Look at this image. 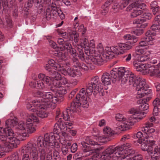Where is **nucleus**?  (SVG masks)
Wrapping results in <instances>:
<instances>
[{
	"instance_id": "obj_1",
	"label": "nucleus",
	"mask_w": 160,
	"mask_h": 160,
	"mask_svg": "<svg viewBox=\"0 0 160 160\" xmlns=\"http://www.w3.org/2000/svg\"><path fill=\"white\" fill-rule=\"evenodd\" d=\"M18 121V119L15 117L8 119L6 121V127L0 128V141L3 144L4 147H2L3 151L8 152L17 148L20 144V140H24L35 130L34 126L38 122L39 119L35 115H31L27 119L26 123L23 121L19 122L17 128L22 132L19 134L14 133L10 129L17 124Z\"/></svg>"
},
{
	"instance_id": "obj_2",
	"label": "nucleus",
	"mask_w": 160,
	"mask_h": 160,
	"mask_svg": "<svg viewBox=\"0 0 160 160\" xmlns=\"http://www.w3.org/2000/svg\"><path fill=\"white\" fill-rule=\"evenodd\" d=\"M129 143L116 147L110 146L103 151L101 157L104 160H141V154L135 153Z\"/></svg>"
},
{
	"instance_id": "obj_3",
	"label": "nucleus",
	"mask_w": 160,
	"mask_h": 160,
	"mask_svg": "<svg viewBox=\"0 0 160 160\" xmlns=\"http://www.w3.org/2000/svg\"><path fill=\"white\" fill-rule=\"evenodd\" d=\"M104 135L103 137H99L96 140L93 139L92 136H88L85 138V140L81 143L82 145V149L83 152V157L89 156L94 151H100L102 148L100 146V143L107 141L106 139L109 141V138L113 136L114 131L109 127H106L103 130Z\"/></svg>"
},
{
	"instance_id": "obj_4",
	"label": "nucleus",
	"mask_w": 160,
	"mask_h": 160,
	"mask_svg": "<svg viewBox=\"0 0 160 160\" xmlns=\"http://www.w3.org/2000/svg\"><path fill=\"white\" fill-rule=\"evenodd\" d=\"M40 139L34 143L28 142L26 146L22 147L19 152H16L12 155L11 158L5 160H29L28 153L30 154V157L32 160H37L38 158V154L40 152Z\"/></svg>"
},
{
	"instance_id": "obj_5",
	"label": "nucleus",
	"mask_w": 160,
	"mask_h": 160,
	"mask_svg": "<svg viewBox=\"0 0 160 160\" xmlns=\"http://www.w3.org/2000/svg\"><path fill=\"white\" fill-rule=\"evenodd\" d=\"M112 77L115 80H121L122 84H128L134 87L139 82L141 78L135 75L133 73L130 72L128 69L121 67L118 69L115 68L111 72Z\"/></svg>"
},
{
	"instance_id": "obj_6",
	"label": "nucleus",
	"mask_w": 160,
	"mask_h": 160,
	"mask_svg": "<svg viewBox=\"0 0 160 160\" xmlns=\"http://www.w3.org/2000/svg\"><path fill=\"white\" fill-rule=\"evenodd\" d=\"M48 64L65 76L68 75L74 77L81 75V73L78 69L70 68L69 62L65 60L50 59Z\"/></svg>"
},
{
	"instance_id": "obj_7",
	"label": "nucleus",
	"mask_w": 160,
	"mask_h": 160,
	"mask_svg": "<svg viewBox=\"0 0 160 160\" xmlns=\"http://www.w3.org/2000/svg\"><path fill=\"white\" fill-rule=\"evenodd\" d=\"M57 32L58 34L62 37L63 38L69 39L70 40L74 41V42L76 44L77 48L78 49L79 54L76 52V50L72 48L69 49L68 51L69 53L73 57L72 60L73 62H74V59L78 60V58L80 59L82 61H84L85 60V56L83 53V50L80 47V46H78L80 45V44L77 43L78 42V36L79 35L77 33L75 34H71V33H68L65 32H64L62 30L58 29L57 30Z\"/></svg>"
},
{
	"instance_id": "obj_8",
	"label": "nucleus",
	"mask_w": 160,
	"mask_h": 160,
	"mask_svg": "<svg viewBox=\"0 0 160 160\" xmlns=\"http://www.w3.org/2000/svg\"><path fill=\"white\" fill-rule=\"evenodd\" d=\"M56 119L58 121L54 126L53 132L56 135H59L61 130L66 131L69 127H72V123L68 122L65 123L62 121V119L65 121L70 120L68 111H64L61 113L60 109H58L56 111Z\"/></svg>"
},
{
	"instance_id": "obj_9",
	"label": "nucleus",
	"mask_w": 160,
	"mask_h": 160,
	"mask_svg": "<svg viewBox=\"0 0 160 160\" xmlns=\"http://www.w3.org/2000/svg\"><path fill=\"white\" fill-rule=\"evenodd\" d=\"M149 58V55H144L138 57V59L133 62V65L136 70L142 72L143 74H149L151 76H154L157 71L158 66L149 65L148 64H142L141 62ZM157 73V72H156Z\"/></svg>"
},
{
	"instance_id": "obj_10",
	"label": "nucleus",
	"mask_w": 160,
	"mask_h": 160,
	"mask_svg": "<svg viewBox=\"0 0 160 160\" xmlns=\"http://www.w3.org/2000/svg\"><path fill=\"white\" fill-rule=\"evenodd\" d=\"M61 101L50 92H44L41 91V118L47 117L48 113L46 110L51 107L52 102L55 104Z\"/></svg>"
},
{
	"instance_id": "obj_11",
	"label": "nucleus",
	"mask_w": 160,
	"mask_h": 160,
	"mask_svg": "<svg viewBox=\"0 0 160 160\" xmlns=\"http://www.w3.org/2000/svg\"><path fill=\"white\" fill-rule=\"evenodd\" d=\"M45 68L48 71L49 74L51 76L52 80L50 77L46 76L45 74L41 73V89L45 90V85L44 84L46 83L48 84H51V87H54V82H56L59 81L62 78L60 74L58 72L55 71L53 69L57 70L54 68L53 66H51L49 64H46L45 66Z\"/></svg>"
},
{
	"instance_id": "obj_12",
	"label": "nucleus",
	"mask_w": 160,
	"mask_h": 160,
	"mask_svg": "<svg viewBox=\"0 0 160 160\" xmlns=\"http://www.w3.org/2000/svg\"><path fill=\"white\" fill-rule=\"evenodd\" d=\"M151 99V97H149L143 99H140L138 100L137 103L139 105L138 107V111L133 108L129 111L130 113L132 114V118L135 119L140 120L145 116L146 112H142L147 110L148 108L149 105L146 102Z\"/></svg>"
},
{
	"instance_id": "obj_13",
	"label": "nucleus",
	"mask_w": 160,
	"mask_h": 160,
	"mask_svg": "<svg viewBox=\"0 0 160 160\" xmlns=\"http://www.w3.org/2000/svg\"><path fill=\"white\" fill-rule=\"evenodd\" d=\"M55 133L54 132H51L49 133H46L44 138L42 140V145L44 147L42 148H41V153H44L46 152V150L49 149L50 146H53L54 144L56 145L55 141L57 140L60 138V136L59 135L55 136Z\"/></svg>"
},
{
	"instance_id": "obj_14",
	"label": "nucleus",
	"mask_w": 160,
	"mask_h": 160,
	"mask_svg": "<svg viewBox=\"0 0 160 160\" xmlns=\"http://www.w3.org/2000/svg\"><path fill=\"white\" fill-rule=\"evenodd\" d=\"M115 118L117 120L122 122L120 125L118 127H115V130L118 132L119 130L124 131L128 130L130 129V126L133 125L134 122H136L135 121H133L132 120L131 121V119L133 118H132V117L129 120V121L126 120L123 117L122 115L120 114H117Z\"/></svg>"
},
{
	"instance_id": "obj_15",
	"label": "nucleus",
	"mask_w": 160,
	"mask_h": 160,
	"mask_svg": "<svg viewBox=\"0 0 160 160\" xmlns=\"http://www.w3.org/2000/svg\"><path fill=\"white\" fill-rule=\"evenodd\" d=\"M80 41V45L79 47H80L82 48H84V50L86 51L85 53L88 52V54H95L96 52V50L95 48L94 41L91 40L89 43L87 36H84V34L82 35Z\"/></svg>"
},
{
	"instance_id": "obj_16",
	"label": "nucleus",
	"mask_w": 160,
	"mask_h": 160,
	"mask_svg": "<svg viewBox=\"0 0 160 160\" xmlns=\"http://www.w3.org/2000/svg\"><path fill=\"white\" fill-rule=\"evenodd\" d=\"M134 87H136V90L138 91L136 96L137 98H142L151 93L150 89H147L148 87L146 84L145 80L144 78L140 79L138 83Z\"/></svg>"
},
{
	"instance_id": "obj_17",
	"label": "nucleus",
	"mask_w": 160,
	"mask_h": 160,
	"mask_svg": "<svg viewBox=\"0 0 160 160\" xmlns=\"http://www.w3.org/2000/svg\"><path fill=\"white\" fill-rule=\"evenodd\" d=\"M76 102H73L71 103L70 107L68 108L65 111H68V112L69 116L70 114L71 117L73 116L72 113L74 112H77V111L79 112L81 110L82 108H88V101L84 100L83 102L77 100Z\"/></svg>"
},
{
	"instance_id": "obj_18",
	"label": "nucleus",
	"mask_w": 160,
	"mask_h": 160,
	"mask_svg": "<svg viewBox=\"0 0 160 160\" xmlns=\"http://www.w3.org/2000/svg\"><path fill=\"white\" fill-rule=\"evenodd\" d=\"M72 48V46L70 42L68 41H66L62 46L58 48V49L59 50H56L54 52V55L59 58L56 60H66L67 53H65L64 50H67L68 51Z\"/></svg>"
},
{
	"instance_id": "obj_19",
	"label": "nucleus",
	"mask_w": 160,
	"mask_h": 160,
	"mask_svg": "<svg viewBox=\"0 0 160 160\" xmlns=\"http://www.w3.org/2000/svg\"><path fill=\"white\" fill-rule=\"evenodd\" d=\"M151 30L147 31L145 33L146 36H153L157 34H160V15H156L154 24L151 26Z\"/></svg>"
},
{
	"instance_id": "obj_20",
	"label": "nucleus",
	"mask_w": 160,
	"mask_h": 160,
	"mask_svg": "<svg viewBox=\"0 0 160 160\" xmlns=\"http://www.w3.org/2000/svg\"><path fill=\"white\" fill-rule=\"evenodd\" d=\"M102 86L97 76H95L91 79V81L87 84V92L91 93H92L94 90H98L99 87Z\"/></svg>"
},
{
	"instance_id": "obj_21",
	"label": "nucleus",
	"mask_w": 160,
	"mask_h": 160,
	"mask_svg": "<svg viewBox=\"0 0 160 160\" xmlns=\"http://www.w3.org/2000/svg\"><path fill=\"white\" fill-rule=\"evenodd\" d=\"M22 0H18L19 2H21ZM12 0H0V9L2 8V6L3 8V10H4L5 8L8 6V3L11 2ZM34 2L35 6L38 8L40 7L39 0H28L26 6V8L31 7Z\"/></svg>"
},
{
	"instance_id": "obj_22",
	"label": "nucleus",
	"mask_w": 160,
	"mask_h": 160,
	"mask_svg": "<svg viewBox=\"0 0 160 160\" xmlns=\"http://www.w3.org/2000/svg\"><path fill=\"white\" fill-rule=\"evenodd\" d=\"M149 139L146 138L144 139V138L142 139H139L138 140V143L141 144V148L142 150L144 151H147L150 152L152 151L153 146L155 144L154 141H148Z\"/></svg>"
},
{
	"instance_id": "obj_23",
	"label": "nucleus",
	"mask_w": 160,
	"mask_h": 160,
	"mask_svg": "<svg viewBox=\"0 0 160 160\" xmlns=\"http://www.w3.org/2000/svg\"><path fill=\"white\" fill-rule=\"evenodd\" d=\"M32 104L28 103L27 105L28 109L30 111L34 112V115L37 116H40V101L38 100H34L32 102Z\"/></svg>"
},
{
	"instance_id": "obj_24",
	"label": "nucleus",
	"mask_w": 160,
	"mask_h": 160,
	"mask_svg": "<svg viewBox=\"0 0 160 160\" xmlns=\"http://www.w3.org/2000/svg\"><path fill=\"white\" fill-rule=\"evenodd\" d=\"M53 158L55 160H59L60 157L58 152L56 151H53L52 156L51 150L48 149L46 150L44 153H41V160H52Z\"/></svg>"
},
{
	"instance_id": "obj_25",
	"label": "nucleus",
	"mask_w": 160,
	"mask_h": 160,
	"mask_svg": "<svg viewBox=\"0 0 160 160\" xmlns=\"http://www.w3.org/2000/svg\"><path fill=\"white\" fill-rule=\"evenodd\" d=\"M86 54L88 57V58L90 60L95 64L98 65H102L105 60L104 58H106L105 57L103 58H102L101 55L98 53L89 54L87 52H86Z\"/></svg>"
},
{
	"instance_id": "obj_26",
	"label": "nucleus",
	"mask_w": 160,
	"mask_h": 160,
	"mask_svg": "<svg viewBox=\"0 0 160 160\" xmlns=\"http://www.w3.org/2000/svg\"><path fill=\"white\" fill-rule=\"evenodd\" d=\"M132 46L127 43H120L117 46L112 47L115 53L117 54H122L124 53L125 51L131 48Z\"/></svg>"
},
{
	"instance_id": "obj_27",
	"label": "nucleus",
	"mask_w": 160,
	"mask_h": 160,
	"mask_svg": "<svg viewBox=\"0 0 160 160\" xmlns=\"http://www.w3.org/2000/svg\"><path fill=\"white\" fill-rule=\"evenodd\" d=\"M134 2L130 4L127 8L128 10H131L133 9V10L135 9H142V10H145L146 9V5L144 3H140V1L141 0H132Z\"/></svg>"
},
{
	"instance_id": "obj_28",
	"label": "nucleus",
	"mask_w": 160,
	"mask_h": 160,
	"mask_svg": "<svg viewBox=\"0 0 160 160\" xmlns=\"http://www.w3.org/2000/svg\"><path fill=\"white\" fill-rule=\"evenodd\" d=\"M87 91V87L86 90L84 88L81 89L79 92L77 94L76 96V99L82 102H84V100L87 101V94L90 95L92 93V92L91 93H88Z\"/></svg>"
},
{
	"instance_id": "obj_29",
	"label": "nucleus",
	"mask_w": 160,
	"mask_h": 160,
	"mask_svg": "<svg viewBox=\"0 0 160 160\" xmlns=\"http://www.w3.org/2000/svg\"><path fill=\"white\" fill-rule=\"evenodd\" d=\"M154 109L153 111V114L157 116L158 112H160V92L157 94V98L154 100L152 102Z\"/></svg>"
},
{
	"instance_id": "obj_30",
	"label": "nucleus",
	"mask_w": 160,
	"mask_h": 160,
	"mask_svg": "<svg viewBox=\"0 0 160 160\" xmlns=\"http://www.w3.org/2000/svg\"><path fill=\"white\" fill-rule=\"evenodd\" d=\"M146 37L142 39L141 41L139 43V47H144L145 49H147V47L149 45H151L153 44V42L152 41L153 38L152 36L150 35L146 36Z\"/></svg>"
},
{
	"instance_id": "obj_31",
	"label": "nucleus",
	"mask_w": 160,
	"mask_h": 160,
	"mask_svg": "<svg viewBox=\"0 0 160 160\" xmlns=\"http://www.w3.org/2000/svg\"><path fill=\"white\" fill-rule=\"evenodd\" d=\"M111 76H110L108 72H104L102 75L101 78V80L102 83L104 85H108L111 84V77L112 78H113L112 80L113 82H115L117 80H118V79H117L115 80V79L112 77L111 73H110Z\"/></svg>"
},
{
	"instance_id": "obj_32",
	"label": "nucleus",
	"mask_w": 160,
	"mask_h": 160,
	"mask_svg": "<svg viewBox=\"0 0 160 160\" xmlns=\"http://www.w3.org/2000/svg\"><path fill=\"white\" fill-rule=\"evenodd\" d=\"M151 17V14L142 11L141 17L142 18L136 19L133 21V23L136 24H141L145 21V19H149Z\"/></svg>"
},
{
	"instance_id": "obj_33",
	"label": "nucleus",
	"mask_w": 160,
	"mask_h": 160,
	"mask_svg": "<svg viewBox=\"0 0 160 160\" xmlns=\"http://www.w3.org/2000/svg\"><path fill=\"white\" fill-rule=\"evenodd\" d=\"M57 82H54V87H51V90L52 91H54L57 89V88L62 86V85H66L68 83V81L67 78L64 77H62L61 79L59 81H57Z\"/></svg>"
},
{
	"instance_id": "obj_34",
	"label": "nucleus",
	"mask_w": 160,
	"mask_h": 160,
	"mask_svg": "<svg viewBox=\"0 0 160 160\" xmlns=\"http://www.w3.org/2000/svg\"><path fill=\"white\" fill-rule=\"evenodd\" d=\"M73 66L76 68H78L79 69L84 71H87L89 68L88 64L84 63L83 62L80 63L78 59H74V62H73Z\"/></svg>"
},
{
	"instance_id": "obj_35",
	"label": "nucleus",
	"mask_w": 160,
	"mask_h": 160,
	"mask_svg": "<svg viewBox=\"0 0 160 160\" xmlns=\"http://www.w3.org/2000/svg\"><path fill=\"white\" fill-rule=\"evenodd\" d=\"M78 19L77 17H76L74 19V21L75 24L74 25V27L79 32H81V34L83 35L86 32L87 29L85 28H84L83 25L81 24L80 26H78V22L76 21Z\"/></svg>"
},
{
	"instance_id": "obj_36",
	"label": "nucleus",
	"mask_w": 160,
	"mask_h": 160,
	"mask_svg": "<svg viewBox=\"0 0 160 160\" xmlns=\"http://www.w3.org/2000/svg\"><path fill=\"white\" fill-rule=\"evenodd\" d=\"M151 156H156L158 157V159H160V147L156 146V145H153L152 151H150Z\"/></svg>"
},
{
	"instance_id": "obj_37",
	"label": "nucleus",
	"mask_w": 160,
	"mask_h": 160,
	"mask_svg": "<svg viewBox=\"0 0 160 160\" xmlns=\"http://www.w3.org/2000/svg\"><path fill=\"white\" fill-rule=\"evenodd\" d=\"M96 49L97 50V51H96V54L98 53L99 54H101L103 58H104L106 57V59H109L110 58H109V56H108L107 55H106V54L103 53L104 50L102 45L101 43H100L98 45Z\"/></svg>"
},
{
	"instance_id": "obj_38",
	"label": "nucleus",
	"mask_w": 160,
	"mask_h": 160,
	"mask_svg": "<svg viewBox=\"0 0 160 160\" xmlns=\"http://www.w3.org/2000/svg\"><path fill=\"white\" fill-rule=\"evenodd\" d=\"M123 38L125 40H129V42L131 44L135 43L138 41L137 38L136 37L130 34H127L124 35Z\"/></svg>"
},
{
	"instance_id": "obj_39",
	"label": "nucleus",
	"mask_w": 160,
	"mask_h": 160,
	"mask_svg": "<svg viewBox=\"0 0 160 160\" xmlns=\"http://www.w3.org/2000/svg\"><path fill=\"white\" fill-rule=\"evenodd\" d=\"M40 83L39 82V81H33V82H31L29 84V85L30 86L33 88H36L38 90L36 92V93H38V94L39 95H40V92L39 90L40 89V86L39 84Z\"/></svg>"
},
{
	"instance_id": "obj_40",
	"label": "nucleus",
	"mask_w": 160,
	"mask_h": 160,
	"mask_svg": "<svg viewBox=\"0 0 160 160\" xmlns=\"http://www.w3.org/2000/svg\"><path fill=\"white\" fill-rule=\"evenodd\" d=\"M112 47H106V51H104L103 52V53L105 54L106 55H107L108 56H109V58H110L109 59L112 57V56H110L109 55H111L112 53H115Z\"/></svg>"
},
{
	"instance_id": "obj_41",
	"label": "nucleus",
	"mask_w": 160,
	"mask_h": 160,
	"mask_svg": "<svg viewBox=\"0 0 160 160\" xmlns=\"http://www.w3.org/2000/svg\"><path fill=\"white\" fill-rule=\"evenodd\" d=\"M144 132V136H145V138H148L151 137V135H150V133H152L155 132V130L152 128H148V130L147 131H142Z\"/></svg>"
},
{
	"instance_id": "obj_42",
	"label": "nucleus",
	"mask_w": 160,
	"mask_h": 160,
	"mask_svg": "<svg viewBox=\"0 0 160 160\" xmlns=\"http://www.w3.org/2000/svg\"><path fill=\"white\" fill-rule=\"evenodd\" d=\"M47 39H48L49 45L53 48L55 49L54 52L56 50H59V49H58V47L57 48V45L56 43L52 40V37H51L48 36Z\"/></svg>"
},
{
	"instance_id": "obj_43",
	"label": "nucleus",
	"mask_w": 160,
	"mask_h": 160,
	"mask_svg": "<svg viewBox=\"0 0 160 160\" xmlns=\"http://www.w3.org/2000/svg\"><path fill=\"white\" fill-rule=\"evenodd\" d=\"M57 91H58V93L62 95L64 94L67 93V91L66 88L63 87H62V86L60 87L57 88L56 90L53 92H55Z\"/></svg>"
},
{
	"instance_id": "obj_44",
	"label": "nucleus",
	"mask_w": 160,
	"mask_h": 160,
	"mask_svg": "<svg viewBox=\"0 0 160 160\" xmlns=\"http://www.w3.org/2000/svg\"><path fill=\"white\" fill-rule=\"evenodd\" d=\"M136 53L138 55H140L142 54L145 53V50L142 48V47L140 46H137L136 48Z\"/></svg>"
},
{
	"instance_id": "obj_45",
	"label": "nucleus",
	"mask_w": 160,
	"mask_h": 160,
	"mask_svg": "<svg viewBox=\"0 0 160 160\" xmlns=\"http://www.w3.org/2000/svg\"><path fill=\"white\" fill-rule=\"evenodd\" d=\"M153 124L152 123L149 121L145 123L144 127L142 128V131H147L148 128L152 127Z\"/></svg>"
},
{
	"instance_id": "obj_46",
	"label": "nucleus",
	"mask_w": 160,
	"mask_h": 160,
	"mask_svg": "<svg viewBox=\"0 0 160 160\" xmlns=\"http://www.w3.org/2000/svg\"><path fill=\"white\" fill-rule=\"evenodd\" d=\"M131 54L130 53H128L123 57V60L127 62H129L131 59Z\"/></svg>"
},
{
	"instance_id": "obj_47",
	"label": "nucleus",
	"mask_w": 160,
	"mask_h": 160,
	"mask_svg": "<svg viewBox=\"0 0 160 160\" xmlns=\"http://www.w3.org/2000/svg\"><path fill=\"white\" fill-rule=\"evenodd\" d=\"M142 11H133L131 13L132 17L134 18L136 17L141 16Z\"/></svg>"
},
{
	"instance_id": "obj_48",
	"label": "nucleus",
	"mask_w": 160,
	"mask_h": 160,
	"mask_svg": "<svg viewBox=\"0 0 160 160\" xmlns=\"http://www.w3.org/2000/svg\"><path fill=\"white\" fill-rule=\"evenodd\" d=\"M63 136L64 137V140L72 142V138L67 134L66 132H64L62 133Z\"/></svg>"
},
{
	"instance_id": "obj_49",
	"label": "nucleus",
	"mask_w": 160,
	"mask_h": 160,
	"mask_svg": "<svg viewBox=\"0 0 160 160\" xmlns=\"http://www.w3.org/2000/svg\"><path fill=\"white\" fill-rule=\"evenodd\" d=\"M156 2H152L151 4V9L153 10H158L159 9V7L156 4Z\"/></svg>"
},
{
	"instance_id": "obj_50",
	"label": "nucleus",
	"mask_w": 160,
	"mask_h": 160,
	"mask_svg": "<svg viewBox=\"0 0 160 160\" xmlns=\"http://www.w3.org/2000/svg\"><path fill=\"white\" fill-rule=\"evenodd\" d=\"M143 32V30L140 28L137 29L133 31V33L137 36L140 35Z\"/></svg>"
},
{
	"instance_id": "obj_51",
	"label": "nucleus",
	"mask_w": 160,
	"mask_h": 160,
	"mask_svg": "<svg viewBox=\"0 0 160 160\" xmlns=\"http://www.w3.org/2000/svg\"><path fill=\"white\" fill-rule=\"evenodd\" d=\"M6 20L8 26L11 27L12 26V21L10 16H6Z\"/></svg>"
},
{
	"instance_id": "obj_52",
	"label": "nucleus",
	"mask_w": 160,
	"mask_h": 160,
	"mask_svg": "<svg viewBox=\"0 0 160 160\" xmlns=\"http://www.w3.org/2000/svg\"><path fill=\"white\" fill-rule=\"evenodd\" d=\"M62 152L64 155H66L68 152V148L66 145H62Z\"/></svg>"
},
{
	"instance_id": "obj_53",
	"label": "nucleus",
	"mask_w": 160,
	"mask_h": 160,
	"mask_svg": "<svg viewBox=\"0 0 160 160\" xmlns=\"http://www.w3.org/2000/svg\"><path fill=\"white\" fill-rule=\"evenodd\" d=\"M78 146L76 143H74L71 147V151L72 152L74 153L77 150Z\"/></svg>"
},
{
	"instance_id": "obj_54",
	"label": "nucleus",
	"mask_w": 160,
	"mask_h": 160,
	"mask_svg": "<svg viewBox=\"0 0 160 160\" xmlns=\"http://www.w3.org/2000/svg\"><path fill=\"white\" fill-rule=\"evenodd\" d=\"M58 8V7L56 4L52 3V5H49L48 8L46 10H56V9Z\"/></svg>"
},
{
	"instance_id": "obj_55",
	"label": "nucleus",
	"mask_w": 160,
	"mask_h": 160,
	"mask_svg": "<svg viewBox=\"0 0 160 160\" xmlns=\"http://www.w3.org/2000/svg\"><path fill=\"white\" fill-rule=\"evenodd\" d=\"M52 11H47L46 12V18L48 20L53 16L52 13Z\"/></svg>"
},
{
	"instance_id": "obj_56",
	"label": "nucleus",
	"mask_w": 160,
	"mask_h": 160,
	"mask_svg": "<svg viewBox=\"0 0 160 160\" xmlns=\"http://www.w3.org/2000/svg\"><path fill=\"white\" fill-rule=\"evenodd\" d=\"M99 90H95V92L96 91H98L99 92V94L101 96H103L104 95V90L103 89L102 86H101L99 87Z\"/></svg>"
},
{
	"instance_id": "obj_57",
	"label": "nucleus",
	"mask_w": 160,
	"mask_h": 160,
	"mask_svg": "<svg viewBox=\"0 0 160 160\" xmlns=\"http://www.w3.org/2000/svg\"><path fill=\"white\" fill-rule=\"evenodd\" d=\"M143 135H144L143 134L142 132L139 131L137 133L136 137L138 138L142 139L144 138V139H146L145 136H144Z\"/></svg>"
},
{
	"instance_id": "obj_58",
	"label": "nucleus",
	"mask_w": 160,
	"mask_h": 160,
	"mask_svg": "<svg viewBox=\"0 0 160 160\" xmlns=\"http://www.w3.org/2000/svg\"><path fill=\"white\" fill-rule=\"evenodd\" d=\"M54 2H62L66 5H69L71 4L70 1L69 0H53Z\"/></svg>"
},
{
	"instance_id": "obj_59",
	"label": "nucleus",
	"mask_w": 160,
	"mask_h": 160,
	"mask_svg": "<svg viewBox=\"0 0 160 160\" xmlns=\"http://www.w3.org/2000/svg\"><path fill=\"white\" fill-rule=\"evenodd\" d=\"M78 89L76 88L73 90L71 92H70V94L69 95L68 98L69 99H71L74 96L76 93L77 92Z\"/></svg>"
},
{
	"instance_id": "obj_60",
	"label": "nucleus",
	"mask_w": 160,
	"mask_h": 160,
	"mask_svg": "<svg viewBox=\"0 0 160 160\" xmlns=\"http://www.w3.org/2000/svg\"><path fill=\"white\" fill-rule=\"evenodd\" d=\"M72 128V127H69L68 128V129L67 131L68 132H69L70 134L73 136H74L76 134V131L74 130H73L71 129Z\"/></svg>"
},
{
	"instance_id": "obj_61",
	"label": "nucleus",
	"mask_w": 160,
	"mask_h": 160,
	"mask_svg": "<svg viewBox=\"0 0 160 160\" xmlns=\"http://www.w3.org/2000/svg\"><path fill=\"white\" fill-rule=\"evenodd\" d=\"M160 62H159L157 66H156V67H158V68H157V71H156V73L154 74V76H156L157 77H160Z\"/></svg>"
},
{
	"instance_id": "obj_62",
	"label": "nucleus",
	"mask_w": 160,
	"mask_h": 160,
	"mask_svg": "<svg viewBox=\"0 0 160 160\" xmlns=\"http://www.w3.org/2000/svg\"><path fill=\"white\" fill-rule=\"evenodd\" d=\"M66 42V41H64L62 38H58V39H57L58 43V44L59 45H61V46H62Z\"/></svg>"
},
{
	"instance_id": "obj_63",
	"label": "nucleus",
	"mask_w": 160,
	"mask_h": 160,
	"mask_svg": "<svg viewBox=\"0 0 160 160\" xmlns=\"http://www.w3.org/2000/svg\"><path fill=\"white\" fill-rule=\"evenodd\" d=\"M131 136L129 134H126L123 135L122 138L121 139V140L122 142H124L128 139H130Z\"/></svg>"
},
{
	"instance_id": "obj_64",
	"label": "nucleus",
	"mask_w": 160,
	"mask_h": 160,
	"mask_svg": "<svg viewBox=\"0 0 160 160\" xmlns=\"http://www.w3.org/2000/svg\"><path fill=\"white\" fill-rule=\"evenodd\" d=\"M56 12H58V14L61 19L62 20L65 18V14H63L62 11H57Z\"/></svg>"
}]
</instances>
